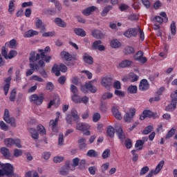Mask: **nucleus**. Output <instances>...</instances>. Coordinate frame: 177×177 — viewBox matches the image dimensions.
Instances as JSON below:
<instances>
[{"mask_svg": "<svg viewBox=\"0 0 177 177\" xmlns=\"http://www.w3.org/2000/svg\"><path fill=\"white\" fill-rule=\"evenodd\" d=\"M145 53L142 50L138 51L133 56L134 60L139 62L142 64H145L147 62V58L144 56Z\"/></svg>", "mask_w": 177, "mask_h": 177, "instance_id": "obj_6", "label": "nucleus"}, {"mask_svg": "<svg viewBox=\"0 0 177 177\" xmlns=\"http://www.w3.org/2000/svg\"><path fill=\"white\" fill-rule=\"evenodd\" d=\"M153 21H156V23H159L160 24H162V23H164V19H162V17L160 16H156L153 18Z\"/></svg>", "mask_w": 177, "mask_h": 177, "instance_id": "obj_64", "label": "nucleus"}, {"mask_svg": "<svg viewBox=\"0 0 177 177\" xmlns=\"http://www.w3.org/2000/svg\"><path fill=\"white\" fill-rule=\"evenodd\" d=\"M1 55L4 59H6V60H12V59H14V57L17 56V52L15 50H11L8 54V48H6L5 46H2Z\"/></svg>", "mask_w": 177, "mask_h": 177, "instance_id": "obj_3", "label": "nucleus"}, {"mask_svg": "<svg viewBox=\"0 0 177 177\" xmlns=\"http://www.w3.org/2000/svg\"><path fill=\"white\" fill-rule=\"evenodd\" d=\"M29 62H30L29 67L30 69L27 71L26 77H30V75H32V74L35 73V71H38V70H39V67H41L39 64L35 63V61H33V62L30 61V58H29Z\"/></svg>", "mask_w": 177, "mask_h": 177, "instance_id": "obj_4", "label": "nucleus"}, {"mask_svg": "<svg viewBox=\"0 0 177 177\" xmlns=\"http://www.w3.org/2000/svg\"><path fill=\"white\" fill-rule=\"evenodd\" d=\"M69 170L70 169L67 168V167L63 166L59 170V174L62 176H67V175L69 174Z\"/></svg>", "mask_w": 177, "mask_h": 177, "instance_id": "obj_31", "label": "nucleus"}, {"mask_svg": "<svg viewBox=\"0 0 177 177\" xmlns=\"http://www.w3.org/2000/svg\"><path fill=\"white\" fill-rule=\"evenodd\" d=\"M138 28H131L126 30L124 33V35L127 38H131V37H136V35H138Z\"/></svg>", "mask_w": 177, "mask_h": 177, "instance_id": "obj_10", "label": "nucleus"}, {"mask_svg": "<svg viewBox=\"0 0 177 177\" xmlns=\"http://www.w3.org/2000/svg\"><path fill=\"white\" fill-rule=\"evenodd\" d=\"M55 23L58 27H62V28H66V27H67V24L60 18H55Z\"/></svg>", "mask_w": 177, "mask_h": 177, "instance_id": "obj_25", "label": "nucleus"}, {"mask_svg": "<svg viewBox=\"0 0 177 177\" xmlns=\"http://www.w3.org/2000/svg\"><path fill=\"white\" fill-rule=\"evenodd\" d=\"M15 2L16 0H10L9 2L8 12L10 14L13 13V12H15V10L16 9V7H15Z\"/></svg>", "mask_w": 177, "mask_h": 177, "instance_id": "obj_32", "label": "nucleus"}, {"mask_svg": "<svg viewBox=\"0 0 177 177\" xmlns=\"http://www.w3.org/2000/svg\"><path fill=\"white\" fill-rule=\"evenodd\" d=\"M101 84L104 88L109 89L113 85V80L111 77H104L101 81Z\"/></svg>", "mask_w": 177, "mask_h": 177, "instance_id": "obj_12", "label": "nucleus"}, {"mask_svg": "<svg viewBox=\"0 0 177 177\" xmlns=\"http://www.w3.org/2000/svg\"><path fill=\"white\" fill-rule=\"evenodd\" d=\"M37 131L41 135H45L46 133V130L45 129V127L42 126V124L37 126Z\"/></svg>", "mask_w": 177, "mask_h": 177, "instance_id": "obj_48", "label": "nucleus"}, {"mask_svg": "<svg viewBox=\"0 0 177 177\" xmlns=\"http://www.w3.org/2000/svg\"><path fill=\"white\" fill-rule=\"evenodd\" d=\"M74 32L76 34V35H78L79 37H85L86 35V32L84 29L81 28H76L74 29Z\"/></svg>", "mask_w": 177, "mask_h": 177, "instance_id": "obj_28", "label": "nucleus"}, {"mask_svg": "<svg viewBox=\"0 0 177 177\" xmlns=\"http://www.w3.org/2000/svg\"><path fill=\"white\" fill-rule=\"evenodd\" d=\"M29 100L30 103L36 104V106H41L44 103V100H45V95L42 93L39 95L32 94L29 97Z\"/></svg>", "mask_w": 177, "mask_h": 177, "instance_id": "obj_2", "label": "nucleus"}, {"mask_svg": "<svg viewBox=\"0 0 177 177\" xmlns=\"http://www.w3.org/2000/svg\"><path fill=\"white\" fill-rule=\"evenodd\" d=\"M60 56L62 57V59H65L66 62H71L73 60V55L69 54L68 52L62 51L60 53Z\"/></svg>", "mask_w": 177, "mask_h": 177, "instance_id": "obj_21", "label": "nucleus"}, {"mask_svg": "<svg viewBox=\"0 0 177 177\" xmlns=\"http://www.w3.org/2000/svg\"><path fill=\"white\" fill-rule=\"evenodd\" d=\"M16 88H13L10 92V102H16Z\"/></svg>", "mask_w": 177, "mask_h": 177, "instance_id": "obj_44", "label": "nucleus"}, {"mask_svg": "<svg viewBox=\"0 0 177 177\" xmlns=\"http://www.w3.org/2000/svg\"><path fill=\"white\" fill-rule=\"evenodd\" d=\"M6 48H10V49H16V46H17V41L15 39H11L10 41H7L5 44Z\"/></svg>", "mask_w": 177, "mask_h": 177, "instance_id": "obj_14", "label": "nucleus"}, {"mask_svg": "<svg viewBox=\"0 0 177 177\" xmlns=\"http://www.w3.org/2000/svg\"><path fill=\"white\" fill-rule=\"evenodd\" d=\"M102 44V41L101 40H96L95 41H94L91 46L92 49H93V50H96V49H97L99 48V46Z\"/></svg>", "mask_w": 177, "mask_h": 177, "instance_id": "obj_49", "label": "nucleus"}, {"mask_svg": "<svg viewBox=\"0 0 177 177\" xmlns=\"http://www.w3.org/2000/svg\"><path fill=\"white\" fill-rule=\"evenodd\" d=\"M4 144L7 147H10L15 145V139L13 138H6L4 140Z\"/></svg>", "mask_w": 177, "mask_h": 177, "instance_id": "obj_37", "label": "nucleus"}, {"mask_svg": "<svg viewBox=\"0 0 177 177\" xmlns=\"http://www.w3.org/2000/svg\"><path fill=\"white\" fill-rule=\"evenodd\" d=\"M129 77L130 80H131V82H136V81H138V80H139V76H138L133 73H130Z\"/></svg>", "mask_w": 177, "mask_h": 177, "instance_id": "obj_53", "label": "nucleus"}, {"mask_svg": "<svg viewBox=\"0 0 177 177\" xmlns=\"http://www.w3.org/2000/svg\"><path fill=\"white\" fill-rule=\"evenodd\" d=\"M50 125H51V129L53 132H57V122L53 120H51L50 121Z\"/></svg>", "mask_w": 177, "mask_h": 177, "instance_id": "obj_42", "label": "nucleus"}, {"mask_svg": "<svg viewBox=\"0 0 177 177\" xmlns=\"http://www.w3.org/2000/svg\"><path fill=\"white\" fill-rule=\"evenodd\" d=\"M95 10H96V6H92L84 10L82 14L84 15V16H89L91 13L95 12Z\"/></svg>", "mask_w": 177, "mask_h": 177, "instance_id": "obj_24", "label": "nucleus"}, {"mask_svg": "<svg viewBox=\"0 0 177 177\" xmlns=\"http://www.w3.org/2000/svg\"><path fill=\"white\" fill-rule=\"evenodd\" d=\"M85 84L88 91H89L92 93H96V91H97V89L96 88V87L92 85L91 82H88V83H86Z\"/></svg>", "mask_w": 177, "mask_h": 177, "instance_id": "obj_29", "label": "nucleus"}, {"mask_svg": "<svg viewBox=\"0 0 177 177\" xmlns=\"http://www.w3.org/2000/svg\"><path fill=\"white\" fill-rule=\"evenodd\" d=\"M15 81H16V82H20V81H21V76H20V70L16 71Z\"/></svg>", "mask_w": 177, "mask_h": 177, "instance_id": "obj_60", "label": "nucleus"}, {"mask_svg": "<svg viewBox=\"0 0 177 177\" xmlns=\"http://www.w3.org/2000/svg\"><path fill=\"white\" fill-rule=\"evenodd\" d=\"M153 131V126L149 125L143 130L142 133L143 135H149V133Z\"/></svg>", "mask_w": 177, "mask_h": 177, "instance_id": "obj_46", "label": "nucleus"}, {"mask_svg": "<svg viewBox=\"0 0 177 177\" xmlns=\"http://www.w3.org/2000/svg\"><path fill=\"white\" fill-rule=\"evenodd\" d=\"M174 135H175V130L174 128H172L166 134L165 139H171V138H172V136H174Z\"/></svg>", "mask_w": 177, "mask_h": 177, "instance_id": "obj_52", "label": "nucleus"}, {"mask_svg": "<svg viewBox=\"0 0 177 177\" xmlns=\"http://www.w3.org/2000/svg\"><path fill=\"white\" fill-rule=\"evenodd\" d=\"M171 34L173 35H176V23L173 21L170 25Z\"/></svg>", "mask_w": 177, "mask_h": 177, "instance_id": "obj_38", "label": "nucleus"}, {"mask_svg": "<svg viewBox=\"0 0 177 177\" xmlns=\"http://www.w3.org/2000/svg\"><path fill=\"white\" fill-rule=\"evenodd\" d=\"M3 120L7 124H10L11 127H13L14 128L16 127V121L14 118H10L9 110L8 109L4 110Z\"/></svg>", "mask_w": 177, "mask_h": 177, "instance_id": "obj_5", "label": "nucleus"}, {"mask_svg": "<svg viewBox=\"0 0 177 177\" xmlns=\"http://www.w3.org/2000/svg\"><path fill=\"white\" fill-rule=\"evenodd\" d=\"M116 133L120 142H124V140L125 139V133L122 131V128L120 127L118 129H116Z\"/></svg>", "mask_w": 177, "mask_h": 177, "instance_id": "obj_23", "label": "nucleus"}, {"mask_svg": "<svg viewBox=\"0 0 177 177\" xmlns=\"http://www.w3.org/2000/svg\"><path fill=\"white\" fill-rule=\"evenodd\" d=\"M55 88V85H53V83L52 82H49L46 84V91H52Z\"/></svg>", "mask_w": 177, "mask_h": 177, "instance_id": "obj_59", "label": "nucleus"}, {"mask_svg": "<svg viewBox=\"0 0 177 177\" xmlns=\"http://www.w3.org/2000/svg\"><path fill=\"white\" fill-rule=\"evenodd\" d=\"M79 164H80V158H75L73 160V163L71 165V167H72L71 171H75V167H78Z\"/></svg>", "mask_w": 177, "mask_h": 177, "instance_id": "obj_40", "label": "nucleus"}, {"mask_svg": "<svg viewBox=\"0 0 177 177\" xmlns=\"http://www.w3.org/2000/svg\"><path fill=\"white\" fill-rule=\"evenodd\" d=\"M92 35L96 39H102V38L104 37V35L102 32V31L98 30H95L92 31Z\"/></svg>", "mask_w": 177, "mask_h": 177, "instance_id": "obj_22", "label": "nucleus"}, {"mask_svg": "<svg viewBox=\"0 0 177 177\" xmlns=\"http://www.w3.org/2000/svg\"><path fill=\"white\" fill-rule=\"evenodd\" d=\"M150 88V84H149V82L146 79H143L140 81V85H139V90L142 91V92H145V91H147Z\"/></svg>", "mask_w": 177, "mask_h": 177, "instance_id": "obj_13", "label": "nucleus"}, {"mask_svg": "<svg viewBox=\"0 0 177 177\" xmlns=\"http://www.w3.org/2000/svg\"><path fill=\"white\" fill-rule=\"evenodd\" d=\"M71 115L73 117L75 122H80V116L78 115V112L77 111V110L73 109L71 111Z\"/></svg>", "mask_w": 177, "mask_h": 177, "instance_id": "obj_30", "label": "nucleus"}, {"mask_svg": "<svg viewBox=\"0 0 177 177\" xmlns=\"http://www.w3.org/2000/svg\"><path fill=\"white\" fill-rule=\"evenodd\" d=\"M96 171H97V167L91 166L88 167V172L91 175H95L96 174Z\"/></svg>", "mask_w": 177, "mask_h": 177, "instance_id": "obj_58", "label": "nucleus"}, {"mask_svg": "<svg viewBox=\"0 0 177 177\" xmlns=\"http://www.w3.org/2000/svg\"><path fill=\"white\" fill-rule=\"evenodd\" d=\"M114 133H115V130L114 128L111 126H109L107 129V134L110 138L114 137Z\"/></svg>", "mask_w": 177, "mask_h": 177, "instance_id": "obj_41", "label": "nucleus"}, {"mask_svg": "<svg viewBox=\"0 0 177 177\" xmlns=\"http://www.w3.org/2000/svg\"><path fill=\"white\" fill-rule=\"evenodd\" d=\"M83 60L84 63H86V64H89L90 66L93 64V57H92L91 55H88V54L86 53H85L83 56Z\"/></svg>", "mask_w": 177, "mask_h": 177, "instance_id": "obj_18", "label": "nucleus"}, {"mask_svg": "<svg viewBox=\"0 0 177 177\" xmlns=\"http://www.w3.org/2000/svg\"><path fill=\"white\" fill-rule=\"evenodd\" d=\"M136 113V111L135 109H129V112L126 113L124 115V121H125V122H132V120H133Z\"/></svg>", "mask_w": 177, "mask_h": 177, "instance_id": "obj_9", "label": "nucleus"}, {"mask_svg": "<svg viewBox=\"0 0 177 177\" xmlns=\"http://www.w3.org/2000/svg\"><path fill=\"white\" fill-rule=\"evenodd\" d=\"M29 132H30V133H31V136H32V139L37 140V139H38V138H39L38 131H37V130L35 129L30 128L29 129Z\"/></svg>", "mask_w": 177, "mask_h": 177, "instance_id": "obj_33", "label": "nucleus"}, {"mask_svg": "<svg viewBox=\"0 0 177 177\" xmlns=\"http://www.w3.org/2000/svg\"><path fill=\"white\" fill-rule=\"evenodd\" d=\"M138 32H139V35H140V39L141 41H145V32H143V30L140 28V27H138Z\"/></svg>", "mask_w": 177, "mask_h": 177, "instance_id": "obj_61", "label": "nucleus"}, {"mask_svg": "<svg viewBox=\"0 0 177 177\" xmlns=\"http://www.w3.org/2000/svg\"><path fill=\"white\" fill-rule=\"evenodd\" d=\"M110 45H111V48H120V46H121V42H120V41H118V39H113L111 41Z\"/></svg>", "mask_w": 177, "mask_h": 177, "instance_id": "obj_36", "label": "nucleus"}, {"mask_svg": "<svg viewBox=\"0 0 177 177\" xmlns=\"http://www.w3.org/2000/svg\"><path fill=\"white\" fill-rule=\"evenodd\" d=\"M111 9H113V6H111L104 7V10L101 12V16H102L103 17H104V16H107V14L110 10H111Z\"/></svg>", "mask_w": 177, "mask_h": 177, "instance_id": "obj_39", "label": "nucleus"}, {"mask_svg": "<svg viewBox=\"0 0 177 177\" xmlns=\"http://www.w3.org/2000/svg\"><path fill=\"white\" fill-rule=\"evenodd\" d=\"M87 157L96 158L98 157L99 153L93 149H90L86 153Z\"/></svg>", "mask_w": 177, "mask_h": 177, "instance_id": "obj_35", "label": "nucleus"}, {"mask_svg": "<svg viewBox=\"0 0 177 177\" xmlns=\"http://www.w3.org/2000/svg\"><path fill=\"white\" fill-rule=\"evenodd\" d=\"M143 145H145V144H144L143 141H142V140H138L135 144V147L136 149H138V147H139L138 150H142L143 149Z\"/></svg>", "mask_w": 177, "mask_h": 177, "instance_id": "obj_47", "label": "nucleus"}, {"mask_svg": "<svg viewBox=\"0 0 177 177\" xmlns=\"http://www.w3.org/2000/svg\"><path fill=\"white\" fill-rule=\"evenodd\" d=\"M100 113H95L93 114V122H97V121H99V120H100Z\"/></svg>", "mask_w": 177, "mask_h": 177, "instance_id": "obj_62", "label": "nucleus"}, {"mask_svg": "<svg viewBox=\"0 0 177 177\" xmlns=\"http://www.w3.org/2000/svg\"><path fill=\"white\" fill-rule=\"evenodd\" d=\"M110 154H111L110 149H105L102 155L103 160H106V158H109V157H110Z\"/></svg>", "mask_w": 177, "mask_h": 177, "instance_id": "obj_50", "label": "nucleus"}, {"mask_svg": "<svg viewBox=\"0 0 177 177\" xmlns=\"http://www.w3.org/2000/svg\"><path fill=\"white\" fill-rule=\"evenodd\" d=\"M71 99L74 103L78 104L81 103V97L78 95V94H75L71 96Z\"/></svg>", "mask_w": 177, "mask_h": 177, "instance_id": "obj_45", "label": "nucleus"}, {"mask_svg": "<svg viewBox=\"0 0 177 177\" xmlns=\"http://www.w3.org/2000/svg\"><path fill=\"white\" fill-rule=\"evenodd\" d=\"M175 109H176V101L172 98L171 102L166 106L165 110L172 112L175 111Z\"/></svg>", "mask_w": 177, "mask_h": 177, "instance_id": "obj_20", "label": "nucleus"}, {"mask_svg": "<svg viewBox=\"0 0 177 177\" xmlns=\"http://www.w3.org/2000/svg\"><path fill=\"white\" fill-rule=\"evenodd\" d=\"M111 97H113V93L110 92L104 93L102 96V100H106V99H111Z\"/></svg>", "mask_w": 177, "mask_h": 177, "instance_id": "obj_51", "label": "nucleus"}, {"mask_svg": "<svg viewBox=\"0 0 177 177\" xmlns=\"http://www.w3.org/2000/svg\"><path fill=\"white\" fill-rule=\"evenodd\" d=\"M0 153L7 160H10V151L6 147H1L0 149Z\"/></svg>", "mask_w": 177, "mask_h": 177, "instance_id": "obj_19", "label": "nucleus"}, {"mask_svg": "<svg viewBox=\"0 0 177 177\" xmlns=\"http://www.w3.org/2000/svg\"><path fill=\"white\" fill-rule=\"evenodd\" d=\"M37 52L39 53H37L36 51H32L30 53V62H37V60H39L38 64L40 67H45V62L50 63L52 56L46 55V53H50V47L46 46L44 49H39Z\"/></svg>", "mask_w": 177, "mask_h": 177, "instance_id": "obj_1", "label": "nucleus"}, {"mask_svg": "<svg viewBox=\"0 0 177 177\" xmlns=\"http://www.w3.org/2000/svg\"><path fill=\"white\" fill-rule=\"evenodd\" d=\"M149 167L145 166L144 167H142L140 171V175H146V174H147V172H149Z\"/></svg>", "mask_w": 177, "mask_h": 177, "instance_id": "obj_63", "label": "nucleus"}, {"mask_svg": "<svg viewBox=\"0 0 177 177\" xmlns=\"http://www.w3.org/2000/svg\"><path fill=\"white\" fill-rule=\"evenodd\" d=\"M38 34H39L38 31L30 29V30L26 31L24 34V38H31L32 37H35V35H38Z\"/></svg>", "mask_w": 177, "mask_h": 177, "instance_id": "obj_17", "label": "nucleus"}, {"mask_svg": "<svg viewBox=\"0 0 177 177\" xmlns=\"http://www.w3.org/2000/svg\"><path fill=\"white\" fill-rule=\"evenodd\" d=\"M112 114L115 118L117 120H122V115H121V113L118 111L117 106H112Z\"/></svg>", "mask_w": 177, "mask_h": 177, "instance_id": "obj_15", "label": "nucleus"}, {"mask_svg": "<svg viewBox=\"0 0 177 177\" xmlns=\"http://www.w3.org/2000/svg\"><path fill=\"white\" fill-rule=\"evenodd\" d=\"M76 129L82 131L86 136H89L91 135V131L88 130L89 129V125H88V124L78 123L76 125Z\"/></svg>", "mask_w": 177, "mask_h": 177, "instance_id": "obj_7", "label": "nucleus"}, {"mask_svg": "<svg viewBox=\"0 0 177 177\" xmlns=\"http://www.w3.org/2000/svg\"><path fill=\"white\" fill-rule=\"evenodd\" d=\"M31 81H37V82H44V79L41 77H38L37 75H32L30 77Z\"/></svg>", "mask_w": 177, "mask_h": 177, "instance_id": "obj_57", "label": "nucleus"}, {"mask_svg": "<svg viewBox=\"0 0 177 177\" xmlns=\"http://www.w3.org/2000/svg\"><path fill=\"white\" fill-rule=\"evenodd\" d=\"M132 153V161H133V162H136V161H138V158H139V155L136 153V150L133 149L131 151Z\"/></svg>", "mask_w": 177, "mask_h": 177, "instance_id": "obj_56", "label": "nucleus"}, {"mask_svg": "<svg viewBox=\"0 0 177 177\" xmlns=\"http://www.w3.org/2000/svg\"><path fill=\"white\" fill-rule=\"evenodd\" d=\"M64 142V136L63 135V133H60L59 134L58 145L59 146H63Z\"/></svg>", "mask_w": 177, "mask_h": 177, "instance_id": "obj_54", "label": "nucleus"}, {"mask_svg": "<svg viewBox=\"0 0 177 177\" xmlns=\"http://www.w3.org/2000/svg\"><path fill=\"white\" fill-rule=\"evenodd\" d=\"M78 143H79V149L81 150H84V149L86 148V139L84 138H80L78 140Z\"/></svg>", "mask_w": 177, "mask_h": 177, "instance_id": "obj_27", "label": "nucleus"}, {"mask_svg": "<svg viewBox=\"0 0 177 177\" xmlns=\"http://www.w3.org/2000/svg\"><path fill=\"white\" fill-rule=\"evenodd\" d=\"M132 63H133L132 61L125 59L120 62V64H119V67H120L121 68H125L127 67L131 66L132 65Z\"/></svg>", "mask_w": 177, "mask_h": 177, "instance_id": "obj_26", "label": "nucleus"}, {"mask_svg": "<svg viewBox=\"0 0 177 177\" xmlns=\"http://www.w3.org/2000/svg\"><path fill=\"white\" fill-rule=\"evenodd\" d=\"M165 164V161L164 160H160L157 166L156 167L154 170H151L153 171L154 175H157V174H159V172L162 169L164 165Z\"/></svg>", "mask_w": 177, "mask_h": 177, "instance_id": "obj_16", "label": "nucleus"}, {"mask_svg": "<svg viewBox=\"0 0 177 177\" xmlns=\"http://www.w3.org/2000/svg\"><path fill=\"white\" fill-rule=\"evenodd\" d=\"M1 168L4 170V172L7 176H12L13 175L14 168L10 163L3 164Z\"/></svg>", "mask_w": 177, "mask_h": 177, "instance_id": "obj_8", "label": "nucleus"}, {"mask_svg": "<svg viewBox=\"0 0 177 177\" xmlns=\"http://www.w3.org/2000/svg\"><path fill=\"white\" fill-rule=\"evenodd\" d=\"M142 115H145V117H147L148 118H151V117H154V113L150 110L143 111Z\"/></svg>", "mask_w": 177, "mask_h": 177, "instance_id": "obj_43", "label": "nucleus"}, {"mask_svg": "<svg viewBox=\"0 0 177 177\" xmlns=\"http://www.w3.org/2000/svg\"><path fill=\"white\" fill-rule=\"evenodd\" d=\"M124 53L126 55H133V53H135V48L132 46H127L124 49Z\"/></svg>", "mask_w": 177, "mask_h": 177, "instance_id": "obj_34", "label": "nucleus"}, {"mask_svg": "<svg viewBox=\"0 0 177 177\" xmlns=\"http://www.w3.org/2000/svg\"><path fill=\"white\" fill-rule=\"evenodd\" d=\"M127 89L130 93H136L138 92V86H129Z\"/></svg>", "mask_w": 177, "mask_h": 177, "instance_id": "obj_55", "label": "nucleus"}, {"mask_svg": "<svg viewBox=\"0 0 177 177\" xmlns=\"http://www.w3.org/2000/svg\"><path fill=\"white\" fill-rule=\"evenodd\" d=\"M35 26L38 30H40V32H45L46 31V25L40 19L37 18Z\"/></svg>", "mask_w": 177, "mask_h": 177, "instance_id": "obj_11", "label": "nucleus"}]
</instances>
